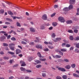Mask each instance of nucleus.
I'll return each mask as SVG.
<instances>
[{"mask_svg":"<svg viewBox=\"0 0 79 79\" xmlns=\"http://www.w3.org/2000/svg\"><path fill=\"white\" fill-rule=\"evenodd\" d=\"M48 47L49 48H51V49H52L54 48L53 47L51 46H48Z\"/></svg>","mask_w":79,"mask_h":79,"instance_id":"nucleus-50","label":"nucleus"},{"mask_svg":"<svg viewBox=\"0 0 79 79\" xmlns=\"http://www.w3.org/2000/svg\"><path fill=\"white\" fill-rule=\"evenodd\" d=\"M46 74H45V73H42V77H46Z\"/></svg>","mask_w":79,"mask_h":79,"instance_id":"nucleus-52","label":"nucleus"},{"mask_svg":"<svg viewBox=\"0 0 79 79\" xmlns=\"http://www.w3.org/2000/svg\"><path fill=\"white\" fill-rule=\"evenodd\" d=\"M61 39V38H57L56 39H55V40H54V42H56L57 41L60 40Z\"/></svg>","mask_w":79,"mask_h":79,"instance_id":"nucleus-8","label":"nucleus"},{"mask_svg":"<svg viewBox=\"0 0 79 79\" xmlns=\"http://www.w3.org/2000/svg\"><path fill=\"white\" fill-rule=\"evenodd\" d=\"M9 58L7 57H4V59H5V60H8V59Z\"/></svg>","mask_w":79,"mask_h":79,"instance_id":"nucleus-61","label":"nucleus"},{"mask_svg":"<svg viewBox=\"0 0 79 79\" xmlns=\"http://www.w3.org/2000/svg\"><path fill=\"white\" fill-rule=\"evenodd\" d=\"M40 29L42 30L43 29H45V26H44V25H42L40 27Z\"/></svg>","mask_w":79,"mask_h":79,"instance_id":"nucleus-31","label":"nucleus"},{"mask_svg":"<svg viewBox=\"0 0 79 79\" xmlns=\"http://www.w3.org/2000/svg\"><path fill=\"white\" fill-rule=\"evenodd\" d=\"M20 69L21 71H26V69H25L24 68H23V67H21Z\"/></svg>","mask_w":79,"mask_h":79,"instance_id":"nucleus-27","label":"nucleus"},{"mask_svg":"<svg viewBox=\"0 0 79 79\" xmlns=\"http://www.w3.org/2000/svg\"><path fill=\"white\" fill-rule=\"evenodd\" d=\"M53 29V27H51L49 28V30H52Z\"/></svg>","mask_w":79,"mask_h":79,"instance_id":"nucleus-62","label":"nucleus"},{"mask_svg":"<svg viewBox=\"0 0 79 79\" xmlns=\"http://www.w3.org/2000/svg\"><path fill=\"white\" fill-rule=\"evenodd\" d=\"M75 52L76 53H79V50L77 49H76L75 50Z\"/></svg>","mask_w":79,"mask_h":79,"instance_id":"nucleus-40","label":"nucleus"},{"mask_svg":"<svg viewBox=\"0 0 79 79\" xmlns=\"http://www.w3.org/2000/svg\"><path fill=\"white\" fill-rule=\"evenodd\" d=\"M6 19L8 21H10V22H11L12 21V20L9 18H7Z\"/></svg>","mask_w":79,"mask_h":79,"instance_id":"nucleus-33","label":"nucleus"},{"mask_svg":"<svg viewBox=\"0 0 79 79\" xmlns=\"http://www.w3.org/2000/svg\"><path fill=\"white\" fill-rule=\"evenodd\" d=\"M13 19H16V18H17V19H19V18H18V17H17L14 16L13 17Z\"/></svg>","mask_w":79,"mask_h":79,"instance_id":"nucleus-47","label":"nucleus"},{"mask_svg":"<svg viewBox=\"0 0 79 79\" xmlns=\"http://www.w3.org/2000/svg\"><path fill=\"white\" fill-rule=\"evenodd\" d=\"M79 26H73V27H72V29H79Z\"/></svg>","mask_w":79,"mask_h":79,"instance_id":"nucleus-13","label":"nucleus"},{"mask_svg":"<svg viewBox=\"0 0 79 79\" xmlns=\"http://www.w3.org/2000/svg\"><path fill=\"white\" fill-rule=\"evenodd\" d=\"M8 13L9 15H13V13L11 12V11H8Z\"/></svg>","mask_w":79,"mask_h":79,"instance_id":"nucleus-30","label":"nucleus"},{"mask_svg":"<svg viewBox=\"0 0 79 79\" xmlns=\"http://www.w3.org/2000/svg\"><path fill=\"white\" fill-rule=\"evenodd\" d=\"M67 32L69 33H73V31L71 30H68Z\"/></svg>","mask_w":79,"mask_h":79,"instance_id":"nucleus-26","label":"nucleus"},{"mask_svg":"<svg viewBox=\"0 0 79 79\" xmlns=\"http://www.w3.org/2000/svg\"><path fill=\"white\" fill-rule=\"evenodd\" d=\"M39 60L40 61H45L46 60V59H45L40 58Z\"/></svg>","mask_w":79,"mask_h":79,"instance_id":"nucleus-32","label":"nucleus"},{"mask_svg":"<svg viewBox=\"0 0 79 79\" xmlns=\"http://www.w3.org/2000/svg\"><path fill=\"white\" fill-rule=\"evenodd\" d=\"M23 40H24V41H25V42H27L29 43V41H28V40L26 39H23Z\"/></svg>","mask_w":79,"mask_h":79,"instance_id":"nucleus-58","label":"nucleus"},{"mask_svg":"<svg viewBox=\"0 0 79 79\" xmlns=\"http://www.w3.org/2000/svg\"><path fill=\"white\" fill-rule=\"evenodd\" d=\"M68 8L69 10H72V9H73V6L72 5H70L69 6Z\"/></svg>","mask_w":79,"mask_h":79,"instance_id":"nucleus-17","label":"nucleus"},{"mask_svg":"<svg viewBox=\"0 0 79 79\" xmlns=\"http://www.w3.org/2000/svg\"><path fill=\"white\" fill-rule=\"evenodd\" d=\"M65 68L67 69H69L71 68V66L69 65H67Z\"/></svg>","mask_w":79,"mask_h":79,"instance_id":"nucleus-12","label":"nucleus"},{"mask_svg":"<svg viewBox=\"0 0 79 79\" xmlns=\"http://www.w3.org/2000/svg\"><path fill=\"white\" fill-rule=\"evenodd\" d=\"M74 40H79V36H77V37L75 38L74 39Z\"/></svg>","mask_w":79,"mask_h":79,"instance_id":"nucleus-39","label":"nucleus"},{"mask_svg":"<svg viewBox=\"0 0 79 79\" xmlns=\"http://www.w3.org/2000/svg\"><path fill=\"white\" fill-rule=\"evenodd\" d=\"M73 76H74L75 77H79V75L76 73H73Z\"/></svg>","mask_w":79,"mask_h":79,"instance_id":"nucleus-24","label":"nucleus"},{"mask_svg":"<svg viewBox=\"0 0 79 79\" xmlns=\"http://www.w3.org/2000/svg\"><path fill=\"white\" fill-rule=\"evenodd\" d=\"M67 24H71L73 23V21L71 20H69L66 21Z\"/></svg>","mask_w":79,"mask_h":79,"instance_id":"nucleus-14","label":"nucleus"},{"mask_svg":"<svg viewBox=\"0 0 79 79\" xmlns=\"http://www.w3.org/2000/svg\"><path fill=\"white\" fill-rule=\"evenodd\" d=\"M61 51V52H66V50H67V49L66 48H63V49H62L60 50Z\"/></svg>","mask_w":79,"mask_h":79,"instance_id":"nucleus-25","label":"nucleus"},{"mask_svg":"<svg viewBox=\"0 0 79 79\" xmlns=\"http://www.w3.org/2000/svg\"><path fill=\"white\" fill-rule=\"evenodd\" d=\"M34 44V42H31L29 43V45H33Z\"/></svg>","mask_w":79,"mask_h":79,"instance_id":"nucleus-45","label":"nucleus"},{"mask_svg":"<svg viewBox=\"0 0 79 79\" xmlns=\"http://www.w3.org/2000/svg\"><path fill=\"white\" fill-rule=\"evenodd\" d=\"M69 39L71 40H74V38H73V37L72 35L69 36Z\"/></svg>","mask_w":79,"mask_h":79,"instance_id":"nucleus-21","label":"nucleus"},{"mask_svg":"<svg viewBox=\"0 0 79 79\" xmlns=\"http://www.w3.org/2000/svg\"><path fill=\"white\" fill-rule=\"evenodd\" d=\"M17 26H19V27H20V23H18V22L17 23Z\"/></svg>","mask_w":79,"mask_h":79,"instance_id":"nucleus-55","label":"nucleus"},{"mask_svg":"<svg viewBox=\"0 0 79 79\" xmlns=\"http://www.w3.org/2000/svg\"><path fill=\"white\" fill-rule=\"evenodd\" d=\"M6 38L5 36H3L2 37L1 39H5Z\"/></svg>","mask_w":79,"mask_h":79,"instance_id":"nucleus-59","label":"nucleus"},{"mask_svg":"<svg viewBox=\"0 0 79 79\" xmlns=\"http://www.w3.org/2000/svg\"><path fill=\"white\" fill-rule=\"evenodd\" d=\"M20 63H22V64L21 65V66H26V63H25V62H24L23 61H20Z\"/></svg>","mask_w":79,"mask_h":79,"instance_id":"nucleus-4","label":"nucleus"},{"mask_svg":"<svg viewBox=\"0 0 79 79\" xmlns=\"http://www.w3.org/2000/svg\"><path fill=\"white\" fill-rule=\"evenodd\" d=\"M36 47L37 48H40V49L42 48V46L41 45H39L36 46Z\"/></svg>","mask_w":79,"mask_h":79,"instance_id":"nucleus-15","label":"nucleus"},{"mask_svg":"<svg viewBox=\"0 0 79 79\" xmlns=\"http://www.w3.org/2000/svg\"><path fill=\"white\" fill-rule=\"evenodd\" d=\"M62 78L64 79H67V76L66 75H64L62 76Z\"/></svg>","mask_w":79,"mask_h":79,"instance_id":"nucleus-37","label":"nucleus"},{"mask_svg":"<svg viewBox=\"0 0 79 79\" xmlns=\"http://www.w3.org/2000/svg\"><path fill=\"white\" fill-rule=\"evenodd\" d=\"M37 55L39 58H43L44 57L41 56V54H40V52H38L37 53Z\"/></svg>","mask_w":79,"mask_h":79,"instance_id":"nucleus-19","label":"nucleus"},{"mask_svg":"<svg viewBox=\"0 0 79 79\" xmlns=\"http://www.w3.org/2000/svg\"><path fill=\"white\" fill-rule=\"evenodd\" d=\"M42 18L44 20H46V19H47V15L45 14L43 15L42 16Z\"/></svg>","mask_w":79,"mask_h":79,"instance_id":"nucleus-5","label":"nucleus"},{"mask_svg":"<svg viewBox=\"0 0 79 79\" xmlns=\"http://www.w3.org/2000/svg\"><path fill=\"white\" fill-rule=\"evenodd\" d=\"M3 46H8V44H7L3 43Z\"/></svg>","mask_w":79,"mask_h":79,"instance_id":"nucleus-49","label":"nucleus"},{"mask_svg":"<svg viewBox=\"0 0 79 79\" xmlns=\"http://www.w3.org/2000/svg\"><path fill=\"white\" fill-rule=\"evenodd\" d=\"M56 15V13H53L52 15H51V17H53V16H54Z\"/></svg>","mask_w":79,"mask_h":79,"instance_id":"nucleus-51","label":"nucleus"},{"mask_svg":"<svg viewBox=\"0 0 79 79\" xmlns=\"http://www.w3.org/2000/svg\"><path fill=\"white\" fill-rule=\"evenodd\" d=\"M52 37L53 38L54 37H55L56 35H55V33H52Z\"/></svg>","mask_w":79,"mask_h":79,"instance_id":"nucleus-28","label":"nucleus"},{"mask_svg":"<svg viewBox=\"0 0 79 79\" xmlns=\"http://www.w3.org/2000/svg\"><path fill=\"white\" fill-rule=\"evenodd\" d=\"M14 79V77L13 76H11L9 77V79Z\"/></svg>","mask_w":79,"mask_h":79,"instance_id":"nucleus-60","label":"nucleus"},{"mask_svg":"<svg viewBox=\"0 0 79 79\" xmlns=\"http://www.w3.org/2000/svg\"><path fill=\"white\" fill-rule=\"evenodd\" d=\"M58 19L59 21H60V22H61V23H64V22L65 21L64 19V18L62 17H59L58 18Z\"/></svg>","mask_w":79,"mask_h":79,"instance_id":"nucleus-2","label":"nucleus"},{"mask_svg":"<svg viewBox=\"0 0 79 79\" xmlns=\"http://www.w3.org/2000/svg\"><path fill=\"white\" fill-rule=\"evenodd\" d=\"M15 45V44L14 43H12L10 44H9V47L10 48V49L11 50H15V48L16 49V48H15V47H11L12 46H14Z\"/></svg>","mask_w":79,"mask_h":79,"instance_id":"nucleus-1","label":"nucleus"},{"mask_svg":"<svg viewBox=\"0 0 79 79\" xmlns=\"http://www.w3.org/2000/svg\"><path fill=\"white\" fill-rule=\"evenodd\" d=\"M77 13L76 14L77 15H79V8L77 9Z\"/></svg>","mask_w":79,"mask_h":79,"instance_id":"nucleus-36","label":"nucleus"},{"mask_svg":"<svg viewBox=\"0 0 79 79\" xmlns=\"http://www.w3.org/2000/svg\"><path fill=\"white\" fill-rule=\"evenodd\" d=\"M26 71L28 72V73H31L32 72V71L30 70H26Z\"/></svg>","mask_w":79,"mask_h":79,"instance_id":"nucleus-48","label":"nucleus"},{"mask_svg":"<svg viewBox=\"0 0 79 79\" xmlns=\"http://www.w3.org/2000/svg\"><path fill=\"white\" fill-rule=\"evenodd\" d=\"M76 47L78 48H79V43H77L76 44Z\"/></svg>","mask_w":79,"mask_h":79,"instance_id":"nucleus-46","label":"nucleus"},{"mask_svg":"<svg viewBox=\"0 0 79 79\" xmlns=\"http://www.w3.org/2000/svg\"><path fill=\"white\" fill-rule=\"evenodd\" d=\"M41 66H42L41 65L39 64L36 65V67L37 68H40Z\"/></svg>","mask_w":79,"mask_h":79,"instance_id":"nucleus-35","label":"nucleus"},{"mask_svg":"<svg viewBox=\"0 0 79 79\" xmlns=\"http://www.w3.org/2000/svg\"><path fill=\"white\" fill-rule=\"evenodd\" d=\"M74 32L75 33H77V32H78V30H74Z\"/></svg>","mask_w":79,"mask_h":79,"instance_id":"nucleus-56","label":"nucleus"},{"mask_svg":"<svg viewBox=\"0 0 79 79\" xmlns=\"http://www.w3.org/2000/svg\"><path fill=\"white\" fill-rule=\"evenodd\" d=\"M11 40H13V41H15V40H16V38H15L14 37H13L11 38Z\"/></svg>","mask_w":79,"mask_h":79,"instance_id":"nucleus-42","label":"nucleus"},{"mask_svg":"<svg viewBox=\"0 0 79 79\" xmlns=\"http://www.w3.org/2000/svg\"><path fill=\"white\" fill-rule=\"evenodd\" d=\"M35 61L36 63H41L40 61L38 60H35Z\"/></svg>","mask_w":79,"mask_h":79,"instance_id":"nucleus-34","label":"nucleus"},{"mask_svg":"<svg viewBox=\"0 0 79 79\" xmlns=\"http://www.w3.org/2000/svg\"><path fill=\"white\" fill-rule=\"evenodd\" d=\"M71 66L72 68H74L76 67V64H71Z\"/></svg>","mask_w":79,"mask_h":79,"instance_id":"nucleus-23","label":"nucleus"},{"mask_svg":"<svg viewBox=\"0 0 79 79\" xmlns=\"http://www.w3.org/2000/svg\"><path fill=\"white\" fill-rule=\"evenodd\" d=\"M10 37H11V35H9L7 37V39H10Z\"/></svg>","mask_w":79,"mask_h":79,"instance_id":"nucleus-63","label":"nucleus"},{"mask_svg":"<svg viewBox=\"0 0 79 79\" xmlns=\"http://www.w3.org/2000/svg\"><path fill=\"white\" fill-rule=\"evenodd\" d=\"M69 9L68 7H64L63 9V11H69Z\"/></svg>","mask_w":79,"mask_h":79,"instance_id":"nucleus-7","label":"nucleus"},{"mask_svg":"<svg viewBox=\"0 0 79 79\" xmlns=\"http://www.w3.org/2000/svg\"><path fill=\"white\" fill-rule=\"evenodd\" d=\"M52 56L53 58H60L61 57V56L60 55H53Z\"/></svg>","mask_w":79,"mask_h":79,"instance_id":"nucleus-6","label":"nucleus"},{"mask_svg":"<svg viewBox=\"0 0 79 79\" xmlns=\"http://www.w3.org/2000/svg\"><path fill=\"white\" fill-rule=\"evenodd\" d=\"M58 70L59 71H63V72H64L66 71V70L64 68H58Z\"/></svg>","mask_w":79,"mask_h":79,"instance_id":"nucleus-3","label":"nucleus"},{"mask_svg":"<svg viewBox=\"0 0 79 79\" xmlns=\"http://www.w3.org/2000/svg\"><path fill=\"white\" fill-rule=\"evenodd\" d=\"M56 79H61V77H60L57 76L56 77Z\"/></svg>","mask_w":79,"mask_h":79,"instance_id":"nucleus-53","label":"nucleus"},{"mask_svg":"<svg viewBox=\"0 0 79 79\" xmlns=\"http://www.w3.org/2000/svg\"><path fill=\"white\" fill-rule=\"evenodd\" d=\"M71 47V45L69 44H67L66 45V47Z\"/></svg>","mask_w":79,"mask_h":79,"instance_id":"nucleus-44","label":"nucleus"},{"mask_svg":"<svg viewBox=\"0 0 79 79\" xmlns=\"http://www.w3.org/2000/svg\"><path fill=\"white\" fill-rule=\"evenodd\" d=\"M20 52L19 49H17L16 51V54H18Z\"/></svg>","mask_w":79,"mask_h":79,"instance_id":"nucleus-22","label":"nucleus"},{"mask_svg":"<svg viewBox=\"0 0 79 79\" xmlns=\"http://www.w3.org/2000/svg\"><path fill=\"white\" fill-rule=\"evenodd\" d=\"M54 8H58V5H54Z\"/></svg>","mask_w":79,"mask_h":79,"instance_id":"nucleus-64","label":"nucleus"},{"mask_svg":"<svg viewBox=\"0 0 79 79\" xmlns=\"http://www.w3.org/2000/svg\"><path fill=\"white\" fill-rule=\"evenodd\" d=\"M64 61L66 62L67 63L69 62V60L66 59H64Z\"/></svg>","mask_w":79,"mask_h":79,"instance_id":"nucleus-41","label":"nucleus"},{"mask_svg":"<svg viewBox=\"0 0 79 79\" xmlns=\"http://www.w3.org/2000/svg\"><path fill=\"white\" fill-rule=\"evenodd\" d=\"M30 29L31 32H34L35 31V29L33 27H30Z\"/></svg>","mask_w":79,"mask_h":79,"instance_id":"nucleus-11","label":"nucleus"},{"mask_svg":"<svg viewBox=\"0 0 79 79\" xmlns=\"http://www.w3.org/2000/svg\"><path fill=\"white\" fill-rule=\"evenodd\" d=\"M6 3L7 4H8V5H10L11 4V2H6Z\"/></svg>","mask_w":79,"mask_h":79,"instance_id":"nucleus-57","label":"nucleus"},{"mask_svg":"<svg viewBox=\"0 0 79 79\" xmlns=\"http://www.w3.org/2000/svg\"><path fill=\"white\" fill-rule=\"evenodd\" d=\"M56 52H59V53H60V55H62V56H63V52H61V51H60L59 50L57 49L56 50Z\"/></svg>","mask_w":79,"mask_h":79,"instance_id":"nucleus-16","label":"nucleus"},{"mask_svg":"<svg viewBox=\"0 0 79 79\" xmlns=\"http://www.w3.org/2000/svg\"><path fill=\"white\" fill-rule=\"evenodd\" d=\"M8 53H10V54L11 55H14L15 54V53H14V52H8Z\"/></svg>","mask_w":79,"mask_h":79,"instance_id":"nucleus-43","label":"nucleus"},{"mask_svg":"<svg viewBox=\"0 0 79 79\" xmlns=\"http://www.w3.org/2000/svg\"><path fill=\"white\" fill-rule=\"evenodd\" d=\"M44 50L45 52H48V49L47 48H46L44 49Z\"/></svg>","mask_w":79,"mask_h":79,"instance_id":"nucleus-54","label":"nucleus"},{"mask_svg":"<svg viewBox=\"0 0 79 79\" xmlns=\"http://www.w3.org/2000/svg\"><path fill=\"white\" fill-rule=\"evenodd\" d=\"M70 4H74L75 2V0H70Z\"/></svg>","mask_w":79,"mask_h":79,"instance_id":"nucleus-10","label":"nucleus"},{"mask_svg":"<svg viewBox=\"0 0 79 79\" xmlns=\"http://www.w3.org/2000/svg\"><path fill=\"white\" fill-rule=\"evenodd\" d=\"M36 39L37 40H35V42H39L40 41V40H39V38L38 37H36Z\"/></svg>","mask_w":79,"mask_h":79,"instance_id":"nucleus-20","label":"nucleus"},{"mask_svg":"<svg viewBox=\"0 0 79 79\" xmlns=\"http://www.w3.org/2000/svg\"><path fill=\"white\" fill-rule=\"evenodd\" d=\"M1 33H2L3 34H4V35H5V36H6V37H7L8 36V34H6V32L3 31H1Z\"/></svg>","mask_w":79,"mask_h":79,"instance_id":"nucleus-9","label":"nucleus"},{"mask_svg":"<svg viewBox=\"0 0 79 79\" xmlns=\"http://www.w3.org/2000/svg\"><path fill=\"white\" fill-rule=\"evenodd\" d=\"M34 57H31L28 58V60L29 61H31L32 60H34Z\"/></svg>","mask_w":79,"mask_h":79,"instance_id":"nucleus-18","label":"nucleus"},{"mask_svg":"<svg viewBox=\"0 0 79 79\" xmlns=\"http://www.w3.org/2000/svg\"><path fill=\"white\" fill-rule=\"evenodd\" d=\"M52 25L53 26H56L57 25V23L56 22H53L52 23Z\"/></svg>","mask_w":79,"mask_h":79,"instance_id":"nucleus-29","label":"nucleus"},{"mask_svg":"<svg viewBox=\"0 0 79 79\" xmlns=\"http://www.w3.org/2000/svg\"><path fill=\"white\" fill-rule=\"evenodd\" d=\"M4 13V10H0V14H3Z\"/></svg>","mask_w":79,"mask_h":79,"instance_id":"nucleus-38","label":"nucleus"}]
</instances>
